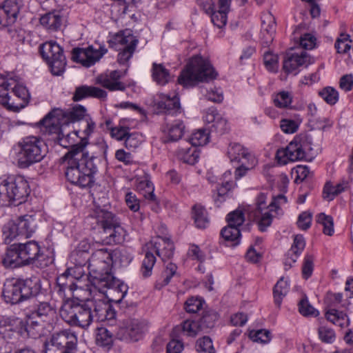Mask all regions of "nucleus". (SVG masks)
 <instances>
[{"label": "nucleus", "instance_id": "nucleus-54", "mask_svg": "<svg viewBox=\"0 0 353 353\" xmlns=\"http://www.w3.org/2000/svg\"><path fill=\"white\" fill-rule=\"evenodd\" d=\"M209 139V133L207 130L199 129L192 134L190 142L193 146H202L208 143Z\"/></svg>", "mask_w": 353, "mask_h": 353}, {"label": "nucleus", "instance_id": "nucleus-51", "mask_svg": "<svg viewBox=\"0 0 353 353\" xmlns=\"http://www.w3.org/2000/svg\"><path fill=\"white\" fill-rule=\"evenodd\" d=\"M182 332L190 337H195L199 332H203L199 321L187 319L181 323Z\"/></svg>", "mask_w": 353, "mask_h": 353}, {"label": "nucleus", "instance_id": "nucleus-30", "mask_svg": "<svg viewBox=\"0 0 353 353\" xmlns=\"http://www.w3.org/2000/svg\"><path fill=\"white\" fill-rule=\"evenodd\" d=\"M204 121L208 123H212L211 131L223 134L228 129L226 119L219 114L217 110L213 107L208 108L206 111Z\"/></svg>", "mask_w": 353, "mask_h": 353}, {"label": "nucleus", "instance_id": "nucleus-38", "mask_svg": "<svg viewBox=\"0 0 353 353\" xmlns=\"http://www.w3.org/2000/svg\"><path fill=\"white\" fill-rule=\"evenodd\" d=\"M112 265L124 267L128 265L132 260V253L125 248L112 250Z\"/></svg>", "mask_w": 353, "mask_h": 353}, {"label": "nucleus", "instance_id": "nucleus-50", "mask_svg": "<svg viewBox=\"0 0 353 353\" xmlns=\"http://www.w3.org/2000/svg\"><path fill=\"white\" fill-rule=\"evenodd\" d=\"M176 270L177 266L174 263H168L160 278L157 280V285H159L161 288L168 285L172 276L176 273Z\"/></svg>", "mask_w": 353, "mask_h": 353}, {"label": "nucleus", "instance_id": "nucleus-26", "mask_svg": "<svg viewBox=\"0 0 353 353\" xmlns=\"http://www.w3.org/2000/svg\"><path fill=\"white\" fill-rule=\"evenodd\" d=\"M312 63L311 57L307 52L288 55L283 61V68L287 73L295 72L301 66L307 67Z\"/></svg>", "mask_w": 353, "mask_h": 353}, {"label": "nucleus", "instance_id": "nucleus-17", "mask_svg": "<svg viewBox=\"0 0 353 353\" xmlns=\"http://www.w3.org/2000/svg\"><path fill=\"white\" fill-rule=\"evenodd\" d=\"M90 46L88 48H76L72 51V59L85 67H90L108 52L105 46Z\"/></svg>", "mask_w": 353, "mask_h": 353}, {"label": "nucleus", "instance_id": "nucleus-42", "mask_svg": "<svg viewBox=\"0 0 353 353\" xmlns=\"http://www.w3.org/2000/svg\"><path fill=\"white\" fill-rule=\"evenodd\" d=\"M97 345L109 350L113 345V334L106 327H98L96 333Z\"/></svg>", "mask_w": 353, "mask_h": 353}, {"label": "nucleus", "instance_id": "nucleus-43", "mask_svg": "<svg viewBox=\"0 0 353 353\" xmlns=\"http://www.w3.org/2000/svg\"><path fill=\"white\" fill-rule=\"evenodd\" d=\"M325 316L327 321L337 326L343 327L349 325V319L342 311L331 308L326 312Z\"/></svg>", "mask_w": 353, "mask_h": 353}, {"label": "nucleus", "instance_id": "nucleus-35", "mask_svg": "<svg viewBox=\"0 0 353 353\" xmlns=\"http://www.w3.org/2000/svg\"><path fill=\"white\" fill-rule=\"evenodd\" d=\"M185 125L181 120H176L171 124H166L162 127V132L165 135L164 142L176 141L183 134Z\"/></svg>", "mask_w": 353, "mask_h": 353}, {"label": "nucleus", "instance_id": "nucleus-15", "mask_svg": "<svg viewBox=\"0 0 353 353\" xmlns=\"http://www.w3.org/2000/svg\"><path fill=\"white\" fill-rule=\"evenodd\" d=\"M148 329L147 323L138 319H127L119 325L117 337L122 341H138Z\"/></svg>", "mask_w": 353, "mask_h": 353}, {"label": "nucleus", "instance_id": "nucleus-56", "mask_svg": "<svg viewBox=\"0 0 353 353\" xmlns=\"http://www.w3.org/2000/svg\"><path fill=\"white\" fill-rule=\"evenodd\" d=\"M196 350L199 353H215L212 341L209 336L199 339L196 343Z\"/></svg>", "mask_w": 353, "mask_h": 353}, {"label": "nucleus", "instance_id": "nucleus-57", "mask_svg": "<svg viewBox=\"0 0 353 353\" xmlns=\"http://www.w3.org/2000/svg\"><path fill=\"white\" fill-rule=\"evenodd\" d=\"M179 155L180 159L184 162L190 165H194L198 161L199 155L194 150L191 148H181L179 150Z\"/></svg>", "mask_w": 353, "mask_h": 353}, {"label": "nucleus", "instance_id": "nucleus-2", "mask_svg": "<svg viewBox=\"0 0 353 353\" xmlns=\"http://www.w3.org/2000/svg\"><path fill=\"white\" fill-rule=\"evenodd\" d=\"M64 157L68 160L65 172L68 181L81 188L91 187L94 181V174L97 171L94 163L96 154L85 151L84 145H81L68 151Z\"/></svg>", "mask_w": 353, "mask_h": 353}, {"label": "nucleus", "instance_id": "nucleus-58", "mask_svg": "<svg viewBox=\"0 0 353 353\" xmlns=\"http://www.w3.org/2000/svg\"><path fill=\"white\" fill-rule=\"evenodd\" d=\"M319 94L330 105L335 104L339 100L338 92L332 87L323 88Z\"/></svg>", "mask_w": 353, "mask_h": 353}, {"label": "nucleus", "instance_id": "nucleus-28", "mask_svg": "<svg viewBox=\"0 0 353 353\" xmlns=\"http://www.w3.org/2000/svg\"><path fill=\"white\" fill-rule=\"evenodd\" d=\"M32 314L48 324L53 323L57 318L55 307L47 301L39 302L36 304Z\"/></svg>", "mask_w": 353, "mask_h": 353}, {"label": "nucleus", "instance_id": "nucleus-29", "mask_svg": "<svg viewBox=\"0 0 353 353\" xmlns=\"http://www.w3.org/2000/svg\"><path fill=\"white\" fill-rule=\"evenodd\" d=\"M77 289L76 282L72 280V278L68 277L66 274H62L57 279V284L54 290L64 299H70L74 296V292Z\"/></svg>", "mask_w": 353, "mask_h": 353}, {"label": "nucleus", "instance_id": "nucleus-61", "mask_svg": "<svg viewBox=\"0 0 353 353\" xmlns=\"http://www.w3.org/2000/svg\"><path fill=\"white\" fill-rule=\"evenodd\" d=\"M63 274H66L68 277L72 278V280L76 282L85 275V272L84 267L71 265L68 267Z\"/></svg>", "mask_w": 353, "mask_h": 353}, {"label": "nucleus", "instance_id": "nucleus-53", "mask_svg": "<svg viewBox=\"0 0 353 353\" xmlns=\"http://www.w3.org/2000/svg\"><path fill=\"white\" fill-rule=\"evenodd\" d=\"M221 235L225 241L234 242L236 245L239 243L241 232L239 228L228 225L221 230Z\"/></svg>", "mask_w": 353, "mask_h": 353}, {"label": "nucleus", "instance_id": "nucleus-36", "mask_svg": "<svg viewBox=\"0 0 353 353\" xmlns=\"http://www.w3.org/2000/svg\"><path fill=\"white\" fill-rule=\"evenodd\" d=\"M63 20L62 12L60 10H54L43 15L40 18V23L46 29L55 31L61 28Z\"/></svg>", "mask_w": 353, "mask_h": 353}, {"label": "nucleus", "instance_id": "nucleus-13", "mask_svg": "<svg viewBox=\"0 0 353 353\" xmlns=\"http://www.w3.org/2000/svg\"><path fill=\"white\" fill-rule=\"evenodd\" d=\"M78 339L70 329L54 333L45 343V353H75Z\"/></svg>", "mask_w": 353, "mask_h": 353}, {"label": "nucleus", "instance_id": "nucleus-11", "mask_svg": "<svg viewBox=\"0 0 353 353\" xmlns=\"http://www.w3.org/2000/svg\"><path fill=\"white\" fill-rule=\"evenodd\" d=\"M112 267V250L102 248L95 250L90 256L88 266L92 285L100 284L101 280L110 275Z\"/></svg>", "mask_w": 353, "mask_h": 353}, {"label": "nucleus", "instance_id": "nucleus-52", "mask_svg": "<svg viewBox=\"0 0 353 353\" xmlns=\"http://www.w3.org/2000/svg\"><path fill=\"white\" fill-rule=\"evenodd\" d=\"M316 221L323 225V232L325 234L328 236L333 235L334 232V221L331 216L320 213L316 216Z\"/></svg>", "mask_w": 353, "mask_h": 353}, {"label": "nucleus", "instance_id": "nucleus-32", "mask_svg": "<svg viewBox=\"0 0 353 353\" xmlns=\"http://www.w3.org/2000/svg\"><path fill=\"white\" fill-rule=\"evenodd\" d=\"M2 263L6 268H16L26 265L17 243L11 245L7 250L2 259Z\"/></svg>", "mask_w": 353, "mask_h": 353}, {"label": "nucleus", "instance_id": "nucleus-5", "mask_svg": "<svg viewBox=\"0 0 353 353\" xmlns=\"http://www.w3.org/2000/svg\"><path fill=\"white\" fill-rule=\"evenodd\" d=\"M30 192L29 183L24 176H10L0 184V207L19 205L27 201Z\"/></svg>", "mask_w": 353, "mask_h": 353}, {"label": "nucleus", "instance_id": "nucleus-46", "mask_svg": "<svg viewBox=\"0 0 353 353\" xmlns=\"http://www.w3.org/2000/svg\"><path fill=\"white\" fill-rule=\"evenodd\" d=\"M289 291V284L283 277L281 278L273 289V295L275 304L279 307L281 304L283 297Z\"/></svg>", "mask_w": 353, "mask_h": 353}, {"label": "nucleus", "instance_id": "nucleus-14", "mask_svg": "<svg viewBox=\"0 0 353 353\" xmlns=\"http://www.w3.org/2000/svg\"><path fill=\"white\" fill-rule=\"evenodd\" d=\"M40 53L48 63L53 75L60 76L65 71L66 59L62 48L54 41H48L40 46Z\"/></svg>", "mask_w": 353, "mask_h": 353}, {"label": "nucleus", "instance_id": "nucleus-20", "mask_svg": "<svg viewBox=\"0 0 353 353\" xmlns=\"http://www.w3.org/2000/svg\"><path fill=\"white\" fill-rule=\"evenodd\" d=\"M93 288L99 291L101 294V299H104V296H108L105 294L107 290H109L110 294L114 292H117L119 294L118 299L117 301H121L128 292V286L124 284L120 280L117 279L112 274L106 276L105 279L100 281V284L93 285Z\"/></svg>", "mask_w": 353, "mask_h": 353}, {"label": "nucleus", "instance_id": "nucleus-16", "mask_svg": "<svg viewBox=\"0 0 353 353\" xmlns=\"http://www.w3.org/2000/svg\"><path fill=\"white\" fill-rule=\"evenodd\" d=\"M117 46V60L120 64L126 63L132 57L138 43V39L128 30L118 33L114 37Z\"/></svg>", "mask_w": 353, "mask_h": 353}, {"label": "nucleus", "instance_id": "nucleus-25", "mask_svg": "<svg viewBox=\"0 0 353 353\" xmlns=\"http://www.w3.org/2000/svg\"><path fill=\"white\" fill-rule=\"evenodd\" d=\"M121 72L119 70H112L97 77V82L103 88L110 91H123L125 89L124 83L120 81Z\"/></svg>", "mask_w": 353, "mask_h": 353}, {"label": "nucleus", "instance_id": "nucleus-44", "mask_svg": "<svg viewBox=\"0 0 353 353\" xmlns=\"http://www.w3.org/2000/svg\"><path fill=\"white\" fill-rule=\"evenodd\" d=\"M152 77L159 85H165L171 79L169 70L163 64L156 63L152 65Z\"/></svg>", "mask_w": 353, "mask_h": 353}, {"label": "nucleus", "instance_id": "nucleus-55", "mask_svg": "<svg viewBox=\"0 0 353 353\" xmlns=\"http://www.w3.org/2000/svg\"><path fill=\"white\" fill-rule=\"evenodd\" d=\"M351 43L352 40L349 34H341L335 42L334 47L338 53L345 54L350 50Z\"/></svg>", "mask_w": 353, "mask_h": 353}, {"label": "nucleus", "instance_id": "nucleus-40", "mask_svg": "<svg viewBox=\"0 0 353 353\" xmlns=\"http://www.w3.org/2000/svg\"><path fill=\"white\" fill-rule=\"evenodd\" d=\"M347 187L348 183L345 181L336 185H332L330 182H327L323 188V197L328 201H332L336 196L344 191Z\"/></svg>", "mask_w": 353, "mask_h": 353}, {"label": "nucleus", "instance_id": "nucleus-33", "mask_svg": "<svg viewBox=\"0 0 353 353\" xmlns=\"http://www.w3.org/2000/svg\"><path fill=\"white\" fill-rule=\"evenodd\" d=\"M2 263L6 268H16L26 265L17 243L11 245L7 250L2 259Z\"/></svg>", "mask_w": 353, "mask_h": 353}, {"label": "nucleus", "instance_id": "nucleus-22", "mask_svg": "<svg viewBox=\"0 0 353 353\" xmlns=\"http://www.w3.org/2000/svg\"><path fill=\"white\" fill-rule=\"evenodd\" d=\"M22 3V0L5 1L3 6H0V25L6 27L14 24Z\"/></svg>", "mask_w": 353, "mask_h": 353}, {"label": "nucleus", "instance_id": "nucleus-34", "mask_svg": "<svg viewBox=\"0 0 353 353\" xmlns=\"http://www.w3.org/2000/svg\"><path fill=\"white\" fill-rule=\"evenodd\" d=\"M39 220L36 214H26L20 218L18 225L21 235L26 238L30 237L35 232Z\"/></svg>", "mask_w": 353, "mask_h": 353}, {"label": "nucleus", "instance_id": "nucleus-12", "mask_svg": "<svg viewBox=\"0 0 353 353\" xmlns=\"http://www.w3.org/2000/svg\"><path fill=\"white\" fill-rule=\"evenodd\" d=\"M311 150V143L307 136L299 135L295 137L285 148L279 149L276 157L280 163L285 165L289 161L306 159Z\"/></svg>", "mask_w": 353, "mask_h": 353}, {"label": "nucleus", "instance_id": "nucleus-62", "mask_svg": "<svg viewBox=\"0 0 353 353\" xmlns=\"http://www.w3.org/2000/svg\"><path fill=\"white\" fill-rule=\"evenodd\" d=\"M318 334L319 339L323 343H332L335 341V332L332 328L329 327L321 326L319 328Z\"/></svg>", "mask_w": 353, "mask_h": 353}, {"label": "nucleus", "instance_id": "nucleus-45", "mask_svg": "<svg viewBox=\"0 0 353 353\" xmlns=\"http://www.w3.org/2000/svg\"><path fill=\"white\" fill-rule=\"evenodd\" d=\"M293 96L288 91H280L272 96L274 105L281 109L290 108L292 103Z\"/></svg>", "mask_w": 353, "mask_h": 353}, {"label": "nucleus", "instance_id": "nucleus-63", "mask_svg": "<svg viewBox=\"0 0 353 353\" xmlns=\"http://www.w3.org/2000/svg\"><path fill=\"white\" fill-rule=\"evenodd\" d=\"M299 310L303 316H314L319 315V311L315 310L309 303L307 297H303L299 303Z\"/></svg>", "mask_w": 353, "mask_h": 353}, {"label": "nucleus", "instance_id": "nucleus-39", "mask_svg": "<svg viewBox=\"0 0 353 353\" xmlns=\"http://www.w3.org/2000/svg\"><path fill=\"white\" fill-rule=\"evenodd\" d=\"M219 318L218 312L214 310H208L203 311L202 316L198 321L202 331L208 332L209 330L215 326Z\"/></svg>", "mask_w": 353, "mask_h": 353}, {"label": "nucleus", "instance_id": "nucleus-64", "mask_svg": "<svg viewBox=\"0 0 353 353\" xmlns=\"http://www.w3.org/2000/svg\"><path fill=\"white\" fill-rule=\"evenodd\" d=\"M314 270V256L307 254L303 259L302 266V276L303 279H307L312 276Z\"/></svg>", "mask_w": 353, "mask_h": 353}, {"label": "nucleus", "instance_id": "nucleus-23", "mask_svg": "<svg viewBox=\"0 0 353 353\" xmlns=\"http://www.w3.org/2000/svg\"><path fill=\"white\" fill-rule=\"evenodd\" d=\"M26 265L34 264L40 261L43 253L39 243L29 241L24 243H17Z\"/></svg>", "mask_w": 353, "mask_h": 353}, {"label": "nucleus", "instance_id": "nucleus-21", "mask_svg": "<svg viewBox=\"0 0 353 353\" xmlns=\"http://www.w3.org/2000/svg\"><path fill=\"white\" fill-rule=\"evenodd\" d=\"M154 105L161 112L168 114L181 112V104L178 94L159 93L156 95Z\"/></svg>", "mask_w": 353, "mask_h": 353}, {"label": "nucleus", "instance_id": "nucleus-1", "mask_svg": "<svg viewBox=\"0 0 353 353\" xmlns=\"http://www.w3.org/2000/svg\"><path fill=\"white\" fill-rule=\"evenodd\" d=\"M61 319L68 324L82 329H88L94 319L99 321L112 320L116 312L105 299H88L81 303L66 301L60 311Z\"/></svg>", "mask_w": 353, "mask_h": 353}, {"label": "nucleus", "instance_id": "nucleus-9", "mask_svg": "<svg viewBox=\"0 0 353 353\" xmlns=\"http://www.w3.org/2000/svg\"><path fill=\"white\" fill-rule=\"evenodd\" d=\"M145 257L143 260L141 272L146 278L152 274L156 263L154 253L163 261L170 259L174 254V245L168 239H157L146 243L143 248Z\"/></svg>", "mask_w": 353, "mask_h": 353}, {"label": "nucleus", "instance_id": "nucleus-8", "mask_svg": "<svg viewBox=\"0 0 353 353\" xmlns=\"http://www.w3.org/2000/svg\"><path fill=\"white\" fill-rule=\"evenodd\" d=\"M90 217L96 220L105 234V241L108 244H119L124 241L127 234L116 216L111 212L96 207L92 211Z\"/></svg>", "mask_w": 353, "mask_h": 353}, {"label": "nucleus", "instance_id": "nucleus-49", "mask_svg": "<svg viewBox=\"0 0 353 353\" xmlns=\"http://www.w3.org/2000/svg\"><path fill=\"white\" fill-rule=\"evenodd\" d=\"M2 232L6 243H10L17 236L21 235L18 223L15 224L12 221H9L3 225Z\"/></svg>", "mask_w": 353, "mask_h": 353}, {"label": "nucleus", "instance_id": "nucleus-48", "mask_svg": "<svg viewBox=\"0 0 353 353\" xmlns=\"http://www.w3.org/2000/svg\"><path fill=\"white\" fill-rule=\"evenodd\" d=\"M234 185L235 183L232 181H226L225 182H222L221 185L217 187L216 194L214 195V200L218 206L225 201L228 192Z\"/></svg>", "mask_w": 353, "mask_h": 353}, {"label": "nucleus", "instance_id": "nucleus-37", "mask_svg": "<svg viewBox=\"0 0 353 353\" xmlns=\"http://www.w3.org/2000/svg\"><path fill=\"white\" fill-rule=\"evenodd\" d=\"M305 247V241L302 235L297 234L294 238L291 248L287 253L285 263H295Z\"/></svg>", "mask_w": 353, "mask_h": 353}, {"label": "nucleus", "instance_id": "nucleus-59", "mask_svg": "<svg viewBox=\"0 0 353 353\" xmlns=\"http://www.w3.org/2000/svg\"><path fill=\"white\" fill-rule=\"evenodd\" d=\"M245 221L244 213L241 210H236L230 212L227 216L228 225L239 228Z\"/></svg>", "mask_w": 353, "mask_h": 353}, {"label": "nucleus", "instance_id": "nucleus-27", "mask_svg": "<svg viewBox=\"0 0 353 353\" xmlns=\"http://www.w3.org/2000/svg\"><path fill=\"white\" fill-rule=\"evenodd\" d=\"M228 154L231 161H250V167H255L258 163L254 155L239 143L231 144L228 148Z\"/></svg>", "mask_w": 353, "mask_h": 353}, {"label": "nucleus", "instance_id": "nucleus-18", "mask_svg": "<svg viewBox=\"0 0 353 353\" xmlns=\"http://www.w3.org/2000/svg\"><path fill=\"white\" fill-rule=\"evenodd\" d=\"M86 114V109L80 105L72 108L70 111H63L55 109L49 112L46 117V121L59 122L61 125H70L77 121L83 119Z\"/></svg>", "mask_w": 353, "mask_h": 353}, {"label": "nucleus", "instance_id": "nucleus-24", "mask_svg": "<svg viewBox=\"0 0 353 353\" xmlns=\"http://www.w3.org/2000/svg\"><path fill=\"white\" fill-rule=\"evenodd\" d=\"M261 43L263 48H268L272 43L276 32V21L274 16L269 12L261 17Z\"/></svg>", "mask_w": 353, "mask_h": 353}, {"label": "nucleus", "instance_id": "nucleus-31", "mask_svg": "<svg viewBox=\"0 0 353 353\" xmlns=\"http://www.w3.org/2000/svg\"><path fill=\"white\" fill-rule=\"evenodd\" d=\"M88 97L105 99L107 97V92L97 87L81 85L76 88L72 99L74 101H78Z\"/></svg>", "mask_w": 353, "mask_h": 353}, {"label": "nucleus", "instance_id": "nucleus-6", "mask_svg": "<svg viewBox=\"0 0 353 353\" xmlns=\"http://www.w3.org/2000/svg\"><path fill=\"white\" fill-rule=\"evenodd\" d=\"M216 72L211 63L202 57H192L178 78L179 84L193 86L198 82L209 81L216 77Z\"/></svg>", "mask_w": 353, "mask_h": 353}, {"label": "nucleus", "instance_id": "nucleus-47", "mask_svg": "<svg viewBox=\"0 0 353 353\" xmlns=\"http://www.w3.org/2000/svg\"><path fill=\"white\" fill-rule=\"evenodd\" d=\"M90 260L89 252L79 250L75 249L70 255V263L73 265L84 267L88 263H90Z\"/></svg>", "mask_w": 353, "mask_h": 353}, {"label": "nucleus", "instance_id": "nucleus-10", "mask_svg": "<svg viewBox=\"0 0 353 353\" xmlns=\"http://www.w3.org/2000/svg\"><path fill=\"white\" fill-rule=\"evenodd\" d=\"M39 288L37 279H12L6 281L2 293L7 303L16 304L35 295Z\"/></svg>", "mask_w": 353, "mask_h": 353}, {"label": "nucleus", "instance_id": "nucleus-4", "mask_svg": "<svg viewBox=\"0 0 353 353\" xmlns=\"http://www.w3.org/2000/svg\"><path fill=\"white\" fill-rule=\"evenodd\" d=\"M40 123L46 128V130L50 134H56V139L62 147L65 148H70L69 151H72L77 146L83 145L85 151L91 152L94 148L97 147L103 150V156H106L108 145L105 142L100 143L97 145H91L88 148L89 145V142L86 138H80L79 141L76 143V141L79 137L78 132L71 130H67V128H69L70 125H63L59 123V122H52V120L51 119L50 121H46L45 117L41 120Z\"/></svg>", "mask_w": 353, "mask_h": 353}, {"label": "nucleus", "instance_id": "nucleus-60", "mask_svg": "<svg viewBox=\"0 0 353 353\" xmlns=\"http://www.w3.org/2000/svg\"><path fill=\"white\" fill-rule=\"evenodd\" d=\"M263 61L265 68L270 72H276L278 70V57L276 54L268 50L264 52Z\"/></svg>", "mask_w": 353, "mask_h": 353}, {"label": "nucleus", "instance_id": "nucleus-7", "mask_svg": "<svg viewBox=\"0 0 353 353\" xmlns=\"http://www.w3.org/2000/svg\"><path fill=\"white\" fill-rule=\"evenodd\" d=\"M17 148L18 165L22 168L41 161L47 153V145L37 136L23 137L17 143Z\"/></svg>", "mask_w": 353, "mask_h": 353}, {"label": "nucleus", "instance_id": "nucleus-3", "mask_svg": "<svg viewBox=\"0 0 353 353\" xmlns=\"http://www.w3.org/2000/svg\"><path fill=\"white\" fill-rule=\"evenodd\" d=\"M27 88L19 83V78L12 74L0 75V103L7 110L19 112L29 102Z\"/></svg>", "mask_w": 353, "mask_h": 353}, {"label": "nucleus", "instance_id": "nucleus-41", "mask_svg": "<svg viewBox=\"0 0 353 353\" xmlns=\"http://www.w3.org/2000/svg\"><path fill=\"white\" fill-rule=\"evenodd\" d=\"M192 217L196 226L203 229L209 225V219L206 210L201 205H194L192 208Z\"/></svg>", "mask_w": 353, "mask_h": 353}, {"label": "nucleus", "instance_id": "nucleus-19", "mask_svg": "<svg viewBox=\"0 0 353 353\" xmlns=\"http://www.w3.org/2000/svg\"><path fill=\"white\" fill-rule=\"evenodd\" d=\"M267 196L264 193H260L256 199V208L252 211L253 216L258 221L259 229L261 232L266 231L272 222L274 215L271 214V210L266 203Z\"/></svg>", "mask_w": 353, "mask_h": 353}]
</instances>
